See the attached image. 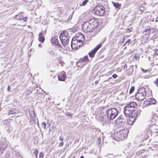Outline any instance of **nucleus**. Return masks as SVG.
Returning a JSON list of instances; mask_svg holds the SVG:
<instances>
[{"mask_svg":"<svg viewBox=\"0 0 158 158\" xmlns=\"http://www.w3.org/2000/svg\"><path fill=\"white\" fill-rule=\"evenodd\" d=\"M136 103L134 102H131L128 104L124 108V113L126 117L132 116L130 118L128 121L129 124H133L135 121L133 118L137 116L138 114V111H136Z\"/></svg>","mask_w":158,"mask_h":158,"instance_id":"1","label":"nucleus"},{"mask_svg":"<svg viewBox=\"0 0 158 158\" xmlns=\"http://www.w3.org/2000/svg\"><path fill=\"white\" fill-rule=\"evenodd\" d=\"M99 24L98 20L96 19H91L85 22L82 26L83 31L86 33L93 32Z\"/></svg>","mask_w":158,"mask_h":158,"instance_id":"2","label":"nucleus"},{"mask_svg":"<svg viewBox=\"0 0 158 158\" xmlns=\"http://www.w3.org/2000/svg\"><path fill=\"white\" fill-rule=\"evenodd\" d=\"M128 134V130L123 129L115 132L114 134V138L117 141L122 140L127 137Z\"/></svg>","mask_w":158,"mask_h":158,"instance_id":"3","label":"nucleus"},{"mask_svg":"<svg viewBox=\"0 0 158 158\" xmlns=\"http://www.w3.org/2000/svg\"><path fill=\"white\" fill-rule=\"evenodd\" d=\"M118 111L117 109L115 108L108 109L106 112L107 119L111 121L114 119L118 115Z\"/></svg>","mask_w":158,"mask_h":158,"instance_id":"4","label":"nucleus"},{"mask_svg":"<svg viewBox=\"0 0 158 158\" xmlns=\"http://www.w3.org/2000/svg\"><path fill=\"white\" fill-rule=\"evenodd\" d=\"M59 37L63 45L64 46H66L68 44L70 38L68 31H63L60 34Z\"/></svg>","mask_w":158,"mask_h":158,"instance_id":"5","label":"nucleus"},{"mask_svg":"<svg viewBox=\"0 0 158 158\" xmlns=\"http://www.w3.org/2000/svg\"><path fill=\"white\" fill-rule=\"evenodd\" d=\"M146 96V91L143 88H139L135 94V98L138 101L143 100Z\"/></svg>","mask_w":158,"mask_h":158,"instance_id":"6","label":"nucleus"},{"mask_svg":"<svg viewBox=\"0 0 158 158\" xmlns=\"http://www.w3.org/2000/svg\"><path fill=\"white\" fill-rule=\"evenodd\" d=\"M105 8L102 6H97L94 9V13L99 16H102L105 12Z\"/></svg>","mask_w":158,"mask_h":158,"instance_id":"7","label":"nucleus"},{"mask_svg":"<svg viewBox=\"0 0 158 158\" xmlns=\"http://www.w3.org/2000/svg\"><path fill=\"white\" fill-rule=\"evenodd\" d=\"M96 117L97 119H98L103 123H105L106 122L109 121V119H107V117L106 115L103 112H101L99 115L97 116Z\"/></svg>","mask_w":158,"mask_h":158,"instance_id":"8","label":"nucleus"},{"mask_svg":"<svg viewBox=\"0 0 158 158\" xmlns=\"http://www.w3.org/2000/svg\"><path fill=\"white\" fill-rule=\"evenodd\" d=\"M76 40L78 43H81V45L83 44V41L85 40L84 35L81 33L77 34L76 35L73 37V40Z\"/></svg>","mask_w":158,"mask_h":158,"instance_id":"9","label":"nucleus"},{"mask_svg":"<svg viewBox=\"0 0 158 158\" xmlns=\"http://www.w3.org/2000/svg\"><path fill=\"white\" fill-rule=\"evenodd\" d=\"M15 18L18 20L22 21V22L25 23L27 21V18L26 17L23 16L21 14L17 15L15 16ZM26 23L23 25V26H25Z\"/></svg>","mask_w":158,"mask_h":158,"instance_id":"10","label":"nucleus"},{"mask_svg":"<svg viewBox=\"0 0 158 158\" xmlns=\"http://www.w3.org/2000/svg\"><path fill=\"white\" fill-rule=\"evenodd\" d=\"M102 46V45L101 44H98L95 48L93 49L90 52L89 55V56L91 58H93L95 54L96 53V52Z\"/></svg>","mask_w":158,"mask_h":158,"instance_id":"11","label":"nucleus"},{"mask_svg":"<svg viewBox=\"0 0 158 158\" xmlns=\"http://www.w3.org/2000/svg\"><path fill=\"white\" fill-rule=\"evenodd\" d=\"M58 37L55 36L52 38L51 41L52 44L57 45L58 46L61 47L60 44L58 39Z\"/></svg>","mask_w":158,"mask_h":158,"instance_id":"12","label":"nucleus"},{"mask_svg":"<svg viewBox=\"0 0 158 158\" xmlns=\"http://www.w3.org/2000/svg\"><path fill=\"white\" fill-rule=\"evenodd\" d=\"M79 43L76 40L74 39L73 40V38H72L71 43V48L73 49H77L78 48V46H76L78 45Z\"/></svg>","mask_w":158,"mask_h":158,"instance_id":"13","label":"nucleus"},{"mask_svg":"<svg viewBox=\"0 0 158 158\" xmlns=\"http://www.w3.org/2000/svg\"><path fill=\"white\" fill-rule=\"evenodd\" d=\"M88 56H85L83 58L81 59L78 63H83V64L82 66H83L88 61Z\"/></svg>","mask_w":158,"mask_h":158,"instance_id":"14","label":"nucleus"},{"mask_svg":"<svg viewBox=\"0 0 158 158\" xmlns=\"http://www.w3.org/2000/svg\"><path fill=\"white\" fill-rule=\"evenodd\" d=\"M124 153L126 154L127 156H131L133 154V151H131L129 150L128 149H126L123 151Z\"/></svg>","mask_w":158,"mask_h":158,"instance_id":"15","label":"nucleus"},{"mask_svg":"<svg viewBox=\"0 0 158 158\" xmlns=\"http://www.w3.org/2000/svg\"><path fill=\"white\" fill-rule=\"evenodd\" d=\"M66 77V75L65 72L62 73H61L58 76V80L60 81H64Z\"/></svg>","mask_w":158,"mask_h":158,"instance_id":"16","label":"nucleus"},{"mask_svg":"<svg viewBox=\"0 0 158 158\" xmlns=\"http://www.w3.org/2000/svg\"><path fill=\"white\" fill-rule=\"evenodd\" d=\"M39 40L40 42H42L43 43H44V40L45 38L44 37L43 35V33L42 32H40L39 34Z\"/></svg>","mask_w":158,"mask_h":158,"instance_id":"17","label":"nucleus"},{"mask_svg":"<svg viewBox=\"0 0 158 158\" xmlns=\"http://www.w3.org/2000/svg\"><path fill=\"white\" fill-rule=\"evenodd\" d=\"M33 114L31 115V118L30 120V122L32 123H35V117L36 115L34 112H33Z\"/></svg>","mask_w":158,"mask_h":158,"instance_id":"18","label":"nucleus"},{"mask_svg":"<svg viewBox=\"0 0 158 158\" xmlns=\"http://www.w3.org/2000/svg\"><path fill=\"white\" fill-rule=\"evenodd\" d=\"M112 2L113 5L117 9L119 10L120 8L121 4L114 2Z\"/></svg>","mask_w":158,"mask_h":158,"instance_id":"19","label":"nucleus"},{"mask_svg":"<svg viewBox=\"0 0 158 158\" xmlns=\"http://www.w3.org/2000/svg\"><path fill=\"white\" fill-rule=\"evenodd\" d=\"M116 121L117 123L119 124V125H122L125 123V119H120L118 120H116Z\"/></svg>","mask_w":158,"mask_h":158,"instance_id":"20","label":"nucleus"},{"mask_svg":"<svg viewBox=\"0 0 158 158\" xmlns=\"http://www.w3.org/2000/svg\"><path fill=\"white\" fill-rule=\"evenodd\" d=\"M157 121V120H156V119L155 120L154 119L151 118V119L150 120V124L151 125H155Z\"/></svg>","mask_w":158,"mask_h":158,"instance_id":"21","label":"nucleus"},{"mask_svg":"<svg viewBox=\"0 0 158 158\" xmlns=\"http://www.w3.org/2000/svg\"><path fill=\"white\" fill-rule=\"evenodd\" d=\"M6 145L5 146V147L3 148H2V147H1V146H0V156H1L3 153V151L5 149V148H6Z\"/></svg>","mask_w":158,"mask_h":158,"instance_id":"22","label":"nucleus"},{"mask_svg":"<svg viewBox=\"0 0 158 158\" xmlns=\"http://www.w3.org/2000/svg\"><path fill=\"white\" fill-rule=\"evenodd\" d=\"M9 114H13L17 113L16 111L14 110H11L9 111Z\"/></svg>","mask_w":158,"mask_h":158,"instance_id":"23","label":"nucleus"},{"mask_svg":"<svg viewBox=\"0 0 158 158\" xmlns=\"http://www.w3.org/2000/svg\"><path fill=\"white\" fill-rule=\"evenodd\" d=\"M152 118L154 119L155 120L156 119V120H158V117H157V115L155 114V113H153L152 114Z\"/></svg>","mask_w":158,"mask_h":158,"instance_id":"24","label":"nucleus"},{"mask_svg":"<svg viewBox=\"0 0 158 158\" xmlns=\"http://www.w3.org/2000/svg\"><path fill=\"white\" fill-rule=\"evenodd\" d=\"M47 53L51 55H55V53L54 51L52 50H48L47 51Z\"/></svg>","mask_w":158,"mask_h":158,"instance_id":"25","label":"nucleus"},{"mask_svg":"<svg viewBox=\"0 0 158 158\" xmlns=\"http://www.w3.org/2000/svg\"><path fill=\"white\" fill-rule=\"evenodd\" d=\"M134 86L132 87L130 90L129 94H131L134 91Z\"/></svg>","mask_w":158,"mask_h":158,"instance_id":"26","label":"nucleus"},{"mask_svg":"<svg viewBox=\"0 0 158 158\" xmlns=\"http://www.w3.org/2000/svg\"><path fill=\"white\" fill-rule=\"evenodd\" d=\"M131 40L130 39H128L127 41H126L125 44L123 45L124 46H125V45H128L129 44V42L131 41Z\"/></svg>","mask_w":158,"mask_h":158,"instance_id":"27","label":"nucleus"},{"mask_svg":"<svg viewBox=\"0 0 158 158\" xmlns=\"http://www.w3.org/2000/svg\"><path fill=\"white\" fill-rule=\"evenodd\" d=\"M125 119L124 118V116L123 115H121L116 120H118L120 119Z\"/></svg>","mask_w":158,"mask_h":158,"instance_id":"28","label":"nucleus"},{"mask_svg":"<svg viewBox=\"0 0 158 158\" xmlns=\"http://www.w3.org/2000/svg\"><path fill=\"white\" fill-rule=\"evenodd\" d=\"M46 124L45 123L43 122L41 123L42 127L44 129H45Z\"/></svg>","mask_w":158,"mask_h":158,"instance_id":"29","label":"nucleus"},{"mask_svg":"<svg viewBox=\"0 0 158 158\" xmlns=\"http://www.w3.org/2000/svg\"><path fill=\"white\" fill-rule=\"evenodd\" d=\"M88 0H85L84 1L82 4H81V5L83 6H84L85 5L86 3H87L88 2Z\"/></svg>","mask_w":158,"mask_h":158,"instance_id":"30","label":"nucleus"},{"mask_svg":"<svg viewBox=\"0 0 158 158\" xmlns=\"http://www.w3.org/2000/svg\"><path fill=\"white\" fill-rule=\"evenodd\" d=\"M44 156V154L43 152H41L40 153V155L39 156V158H43Z\"/></svg>","mask_w":158,"mask_h":158,"instance_id":"31","label":"nucleus"},{"mask_svg":"<svg viewBox=\"0 0 158 158\" xmlns=\"http://www.w3.org/2000/svg\"><path fill=\"white\" fill-rule=\"evenodd\" d=\"M65 114L67 116H72L73 115V114H72L71 113H70V112H66L65 113Z\"/></svg>","mask_w":158,"mask_h":158,"instance_id":"32","label":"nucleus"},{"mask_svg":"<svg viewBox=\"0 0 158 158\" xmlns=\"http://www.w3.org/2000/svg\"><path fill=\"white\" fill-rule=\"evenodd\" d=\"M156 100L154 99H153V100H152V102H151L150 101V104H154L155 103H156Z\"/></svg>","mask_w":158,"mask_h":158,"instance_id":"33","label":"nucleus"},{"mask_svg":"<svg viewBox=\"0 0 158 158\" xmlns=\"http://www.w3.org/2000/svg\"><path fill=\"white\" fill-rule=\"evenodd\" d=\"M132 30V29L131 28H128L127 29L126 32L127 33H130L131 32Z\"/></svg>","mask_w":158,"mask_h":158,"instance_id":"34","label":"nucleus"},{"mask_svg":"<svg viewBox=\"0 0 158 158\" xmlns=\"http://www.w3.org/2000/svg\"><path fill=\"white\" fill-rule=\"evenodd\" d=\"M139 10L142 11H144V8L143 6H141L139 8Z\"/></svg>","mask_w":158,"mask_h":158,"instance_id":"35","label":"nucleus"},{"mask_svg":"<svg viewBox=\"0 0 158 158\" xmlns=\"http://www.w3.org/2000/svg\"><path fill=\"white\" fill-rule=\"evenodd\" d=\"M38 151L37 149H35V151L34 152V153L35 154V155H38Z\"/></svg>","mask_w":158,"mask_h":158,"instance_id":"36","label":"nucleus"},{"mask_svg":"<svg viewBox=\"0 0 158 158\" xmlns=\"http://www.w3.org/2000/svg\"><path fill=\"white\" fill-rule=\"evenodd\" d=\"M117 76V75L115 74H114L112 75V77L114 78H116Z\"/></svg>","mask_w":158,"mask_h":158,"instance_id":"37","label":"nucleus"},{"mask_svg":"<svg viewBox=\"0 0 158 158\" xmlns=\"http://www.w3.org/2000/svg\"><path fill=\"white\" fill-rule=\"evenodd\" d=\"M63 144H64L63 142H62L61 143H59V146L60 147H62V146H63Z\"/></svg>","mask_w":158,"mask_h":158,"instance_id":"38","label":"nucleus"},{"mask_svg":"<svg viewBox=\"0 0 158 158\" xmlns=\"http://www.w3.org/2000/svg\"><path fill=\"white\" fill-rule=\"evenodd\" d=\"M154 83L158 85V78L156 79V81H154Z\"/></svg>","mask_w":158,"mask_h":158,"instance_id":"39","label":"nucleus"},{"mask_svg":"<svg viewBox=\"0 0 158 158\" xmlns=\"http://www.w3.org/2000/svg\"><path fill=\"white\" fill-rule=\"evenodd\" d=\"M154 29H151L150 30L149 32L150 33H154Z\"/></svg>","mask_w":158,"mask_h":158,"instance_id":"40","label":"nucleus"},{"mask_svg":"<svg viewBox=\"0 0 158 158\" xmlns=\"http://www.w3.org/2000/svg\"><path fill=\"white\" fill-rule=\"evenodd\" d=\"M10 156V155L9 154H6L5 156L6 158H8Z\"/></svg>","mask_w":158,"mask_h":158,"instance_id":"41","label":"nucleus"},{"mask_svg":"<svg viewBox=\"0 0 158 158\" xmlns=\"http://www.w3.org/2000/svg\"><path fill=\"white\" fill-rule=\"evenodd\" d=\"M59 139L61 141H63V137H61V136L60 137Z\"/></svg>","mask_w":158,"mask_h":158,"instance_id":"42","label":"nucleus"},{"mask_svg":"<svg viewBox=\"0 0 158 158\" xmlns=\"http://www.w3.org/2000/svg\"><path fill=\"white\" fill-rule=\"evenodd\" d=\"M10 87L9 85L8 86L7 88V90L8 91H10Z\"/></svg>","mask_w":158,"mask_h":158,"instance_id":"43","label":"nucleus"},{"mask_svg":"<svg viewBox=\"0 0 158 158\" xmlns=\"http://www.w3.org/2000/svg\"><path fill=\"white\" fill-rule=\"evenodd\" d=\"M142 70L143 71L144 73H146L148 71V70H144L143 69H142Z\"/></svg>","mask_w":158,"mask_h":158,"instance_id":"44","label":"nucleus"},{"mask_svg":"<svg viewBox=\"0 0 158 158\" xmlns=\"http://www.w3.org/2000/svg\"><path fill=\"white\" fill-rule=\"evenodd\" d=\"M38 46L40 48H41L42 47V45L41 44H39Z\"/></svg>","mask_w":158,"mask_h":158,"instance_id":"45","label":"nucleus"},{"mask_svg":"<svg viewBox=\"0 0 158 158\" xmlns=\"http://www.w3.org/2000/svg\"><path fill=\"white\" fill-rule=\"evenodd\" d=\"M98 81H95V85L97 84H98Z\"/></svg>","mask_w":158,"mask_h":158,"instance_id":"46","label":"nucleus"},{"mask_svg":"<svg viewBox=\"0 0 158 158\" xmlns=\"http://www.w3.org/2000/svg\"><path fill=\"white\" fill-rule=\"evenodd\" d=\"M31 93V91H29L28 92V93L27 94V95H28L29 94H30Z\"/></svg>","mask_w":158,"mask_h":158,"instance_id":"47","label":"nucleus"},{"mask_svg":"<svg viewBox=\"0 0 158 158\" xmlns=\"http://www.w3.org/2000/svg\"><path fill=\"white\" fill-rule=\"evenodd\" d=\"M37 155H35V158H37Z\"/></svg>","mask_w":158,"mask_h":158,"instance_id":"48","label":"nucleus"},{"mask_svg":"<svg viewBox=\"0 0 158 158\" xmlns=\"http://www.w3.org/2000/svg\"><path fill=\"white\" fill-rule=\"evenodd\" d=\"M158 21V16L156 18V21Z\"/></svg>","mask_w":158,"mask_h":158,"instance_id":"49","label":"nucleus"},{"mask_svg":"<svg viewBox=\"0 0 158 158\" xmlns=\"http://www.w3.org/2000/svg\"><path fill=\"white\" fill-rule=\"evenodd\" d=\"M156 52L157 54L158 55V50H157V52Z\"/></svg>","mask_w":158,"mask_h":158,"instance_id":"50","label":"nucleus"},{"mask_svg":"<svg viewBox=\"0 0 158 158\" xmlns=\"http://www.w3.org/2000/svg\"><path fill=\"white\" fill-rule=\"evenodd\" d=\"M80 158H84V157L83 156H81L80 157Z\"/></svg>","mask_w":158,"mask_h":158,"instance_id":"51","label":"nucleus"},{"mask_svg":"<svg viewBox=\"0 0 158 158\" xmlns=\"http://www.w3.org/2000/svg\"><path fill=\"white\" fill-rule=\"evenodd\" d=\"M112 79V77H110L109 78V79Z\"/></svg>","mask_w":158,"mask_h":158,"instance_id":"52","label":"nucleus"},{"mask_svg":"<svg viewBox=\"0 0 158 158\" xmlns=\"http://www.w3.org/2000/svg\"><path fill=\"white\" fill-rule=\"evenodd\" d=\"M148 30H149V29H147V30H145V31H148Z\"/></svg>","mask_w":158,"mask_h":158,"instance_id":"53","label":"nucleus"},{"mask_svg":"<svg viewBox=\"0 0 158 158\" xmlns=\"http://www.w3.org/2000/svg\"><path fill=\"white\" fill-rule=\"evenodd\" d=\"M109 81L108 80H106V81Z\"/></svg>","mask_w":158,"mask_h":158,"instance_id":"54","label":"nucleus"},{"mask_svg":"<svg viewBox=\"0 0 158 158\" xmlns=\"http://www.w3.org/2000/svg\"><path fill=\"white\" fill-rule=\"evenodd\" d=\"M113 158H116V157H115V156H114V157H113Z\"/></svg>","mask_w":158,"mask_h":158,"instance_id":"55","label":"nucleus"},{"mask_svg":"<svg viewBox=\"0 0 158 158\" xmlns=\"http://www.w3.org/2000/svg\"><path fill=\"white\" fill-rule=\"evenodd\" d=\"M134 158H138V157H137V156L136 157H135Z\"/></svg>","mask_w":158,"mask_h":158,"instance_id":"56","label":"nucleus"},{"mask_svg":"<svg viewBox=\"0 0 158 158\" xmlns=\"http://www.w3.org/2000/svg\"><path fill=\"white\" fill-rule=\"evenodd\" d=\"M79 46L80 47L81 46V45L80 44H79Z\"/></svg>","mask_w":158,"mask_h":158,"instance_id":"57","label":"nucleus"},{"mask_svg":"<svg viewBox=\"0 0 158 158\" xmlns=\"http://www.w3.org/2000/svg\"><path fill=\"white\" fill-rule=\"evenodd\" d=\"M29 113H30V114H31V113H30V111H29Z\"/></svg>","mask_w":158,"mask_h":158,"instance_id":"58","label":"nucleus"}]
</instances>
